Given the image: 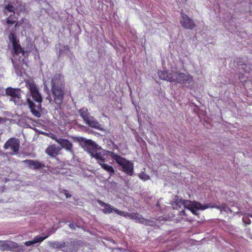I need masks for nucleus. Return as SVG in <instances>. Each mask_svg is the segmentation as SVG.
I'll list each match as a JSON object with an SVG mask.
<instances>
[{"label":"nucleus","instance_id":"f257e3e1","mask_svg":"<svg viewBox=\"0 0 252 252\" xmlns=\"http://www.w3.org/2000/svg\"><path fill=\"white\" fill-rule=\"evenodd\" d=\"M51 92L54 102L60 107L63 103L65 93L64 76L61 73H55L51 79Z\"/></svg>","mask_w":252,"mask_h":252},{"label":"nucleus","instance_id":"f03ea898","mask_svg":"<svg viewBox=\"0 0 252 252\" xmlns=\"http://www.w3.org/2000/svg\"><path fill=\"white\" fill-rule=\"evenodd\" d=\"M158 75L160 79L170 82L179 83L181 84H189L192 82V77L184 73H176L168 70H158Z\"/></svg>","mask_w":252,"mask_h":252},{"label":"nucleus","instance_id":"7ed1b4c3","mask_svg":"<svg viewBox=\"0 0 252 252\" xmlns=\"http://www.w3.org/2000/svg\"><path fill=\"white\" fill-rule=\"evenodd\" d=\"M108 155L121 166L124 172L127 175L133 176L134 165L131 161L111 151H108Z\"/></svg>","mask_w":252,"mask_h":252},{"label":"nucleus","instance_id":"20e7f679","mask_svg":"<svg viewBox=\"0 0 252 252\" xmlns=\"http://www.w3.org/2000/svg\"><path fill=\"white\" fill-rule=\"evenodd\" d=\"M78 113L81 118L83 119L84 122L88 126L98 129L99 128V124L96 120L94 119L93 116H92L86 107H83L81 108Z\"/></svg>","mask_w":252,"mask_h":252},{"label":"nucleus","instance_id":"39448f33","mask_svg":"<svg viewBox=\"0 0 252 252\" xmlns=\"http://www.w3.org/2000/svg\"><path fill=\"white\" fill-rule=\"evenodd\" d=\"M26 85L30 91L33 100L38 103H41L42 101V96L35 82L33 81L27 80L26 82Z\"/></svg>","mask_w":252,"mask_h":252},{"label":"nucleus","instance_id":"423d86ee","mask_svg":"<svg viewBox=\"0 0 252 252\" xmlns=\"http://www.w3.org/2000/svg\"><path fill=\"white\" fill-rule=\"evenodd\" d=\"M81 146L90 154H93L94 152L98 149L97 145L90 139H86L85 138L80 137L78 139Z\"/></svg>","mask_w":252,"mask_h":252},{"label":"nucleus","instance_id":"0eeeda50","mask_svg":"<svg viewBox=\"0 0 252 252\" xmlns=\"http://www.w3.org/2000/svg\"><path fill=\"white\" fill-rule=\"evenodd\" d=\"M3 12L7 16L6 23L8 26L16 23V16L13 6L10 4L5 5Z\"/></svg>","mask_w":252,"mask_h":252},{"label":"nucleus","instance_id":"6e6552de","mask_svg":"<svg viewBox=\"0 0 252 252\" xmlns=\"http://www.w3.org/2000/svg\"><path fill=\"white\" fill-rule=\"evenodd\" d=\"M186 207V206H184ZM210 206L212 208H217L220 210L222 212V209L225 211V209H227V206H187L186 210L188 211L191 212L193 214L197 215V211L198 210H204L208 208Z\"/></svg>","mask_w":252,"mask_h":252},{"label":"nucleus","instance_id":"1a4fd4ad","mask_svg":"<svg viewBox=\"0 0 252 252\" xmlns=\"http://www.w3.org/2000/svg\"><path fill=\"white\" fill-rule=\"evenodd\" d=\"M181 15L180 23L184 28L191 30L195 27V24L193 20L188 17L187 15L182 12Z\"/></svg>","mask_w":252,"mask_h":252},{"label":"nucleus","instance_id":"9d476101","mask_svg":"<svg viewBox=\"0 0 252 252\" xmlns=\"http://www.w3.org/2000/svg\"><path fill=\"white\" fill-rule=\"evenodd\" d=\"M28 102L32 115L35 117H40L41 113L39 110L41 108V103H38L37 105H35L30 99H28Z\"/></svg>","mask_w":252,"mask_h":252},{"label":"nucleus","instance_id":"9b49d317","mask_svg":"<svg viewBox=\"0 0 252 252\" xmlns=\"http://www.w3.org/2000/svg\"><path fill=\"white\" fill-rule=\"evenodd\" d=\"M115 211H116L119 215L124 217H128L131 219L135 220L136 222L139 223H141V218H143L141 215L137 213L128 214L126 212L118 211L117 209H116Z\"/></svg>","mask_w":252,"mask_h":252},{"label":"nucleus","instance_id":"f8f14e48","mask_svg":"<svg viewBox=\"0 0 252 252\" xmlns=\"http://www.w3.org/2000/svg\"><path fill=\"white\" fill-rule=\"evenodd\" d=\"M5 149H10L11 152L9 154L12 155L16 154V138H11L8 139L4 145Z\"/></svg>","mask_w":252,"mask_h":252},{"label":"nucleus","instance_id":"ddd939ff","mask_svg":"<svg viewBox=\"0 0 252 252\" xmlns=\"http://www.w3.org/2000/svg\"><path fill=\"white\" fill-rule=\"evenodd\" d=\"M60 149L53 144L49 145L45 150V153L50 157L55 158L59 154Z\"/></svg>","mask_w":252,"mask_h":252},{"label":"nucleus","instance_id":"4468645a","mask_svg":"<svg viewBox=\"0 0 252 252\" xmlns=\"http://www.w3.org/2000/svg\"><path fill=\"white\" fill-rule=\"evenodd\" d=\"M15 244L14 242L8 241H0V250L10 251L12 248H14Z\"/></svg>","mask_w":252,"mask_h":252},{"label":"nucleus","instance_id":"2eb2a0df","mask_svg":"<svg viewBox=\"0 0 252 252\" xmlns=\"http://www.w3.org/2000/svg\"><path fill=\"white\" fill-rule=\"evenodd\" d=\"M49 236V235L43 237L38 235L34 237L32 240L25 242L24 244L27 246H30L38 243H41L47 239Z\"/></svg>","mask_w":252,"mask_h":252},{"label":"nucleus","instance_id":"dca6fc26","mask_svg":"<svg viewBox=\"0 0 252 252\" xmlns=\"http://www.w3.org/2000/svg\"><path fill=\"white\" fill-rule=\"evenodd\" d=\"M57 142L63 148L69 151H72V144L68 140L60 138Z\"/></svg>","mask_w":252,"mask_h":252},{"label":"nucleus","instance_id":"f3484780","mask_svg":"<svg viewBox=\"0 0 252 252\" xmlns=\"http://www.w3.org/2000/svg\"><path fill=\"white\" fill-rule=\"evenodd\" d=\"M30 168L37 169L41 167V163L37 160H25L24 161Z\"/></svg>","mask_w":252,"mask_h":252},{"label":"nucleus","instance_id":"a211bd4d","mask_svg":"<svg viewBox=\"0 0 252 252\" xmlns=\"http://www.w3.org/2000/svg\"><path fill=\"white\" fill-rule=\"evenodd\" d=\"M98 163L104 170L106 171L110 174V175L111 176L114 174L115 170L112 166L104 163L103 162H98Z\"/></svg>","mask_w":252,"mask_h":252},{"label":"nucleus","instance_id":"6ab92c4d","mask_svg":"<svg viewBox=\"0 0 252 252\" xmlns=\"http://www.w3.org/2000/svg\"><path fill=\"white\" fill-rule=\"evenodd\" d=\"M190 201L188 200L183 199L182 198H180L179 196L178 195L174 196V198L172 199V203L175 205H179L180 203L181 205H186L187 203H190Z\"/></svg>","mask_w":252,"mask_h":252},{"label":"nucleus","instance_id":"aec40b11","mask_svg":"<svg viewBox=\"0 0 252 252\" xmlns=\"http://www.w3.org/2000/svg\"><path fill=\"white\" fill-rule=\"evenodd\" d=\"M9 38L12 44V53L14 56L16 54V35L13 32H10L9 35Z\"/></svg>","mask_w":252,"mask_h":252},{"label":"nucleus","instance_id":"412c9836","mask_svg":"<svg viewBox=\"0 0 252 252\" xmlns=\"http://www.w3.org/2000/svg\"><path fill=\"white\" fill-rule=\"evenodd\" d=\"M31 50H24L17 41V55L20 53H21L22 55L25 58L28 56Z\"/></svg>","mask_w":252,"mask_h":252},{"label":"nucleus","instance_id":"4be33fe9","mask_svg":"<svg viewBox=\"0 0 252 252\" xmlns=\"http://www.w3.org/2000/svg\"><path fill=\"white\" fill-rule=\"evenodd\" d=\"M91 156L95 158L97 160H100L99 162H102L104 161L105 158L101 155V153L100 152H97V151L94 152L93 154H91Z\"/></svg>","mask_w":252,"mask_h":252},{"label":"nucleus","instance_id":"5701e85b","mask_svg":"<svg viewBox=\"0 0 252 252\" xmlns=\"http://www.w3.org/2000/svg\"><path fill=\"white\" fill-rule=\"evenodd\" d=\"M27 12L25 3H20L17 5V13L18 15L21 14V13H27Z\"/></svg>","mask_w":252,"mask_h":252},{"label":"nucleus","instance_id":"b1692460","mask_svg":"<svg viewBox=\"0 0 252 252\" xmlns=\"http://www.w3.org/2000/svg\"><path fill=\"white\" fill-rule=\"evenodd\" d=\"M58 191L61 195H64L66 199L70 198L72 196V194L67 189L60 188L58 189Z\"/></svg>","mask_w":252,"mask_h":252},{"label":"nucleus","instance_id":"393cba45","mask_svg":"<svg viewBox=\"0 0 252 252\" xmlns=\"http://www.w3.org/2000/svg\"><path fill=\"white\" fill-rule=\"evenodd\" d=\"M141 223L146 225L153 226L156 224V222L154 220L145 219L144 218H141Z\"/></svg>","mask_w":252,"mask_h":252},{"label":"nucleus","instance_id":"a878e982","mask_svg":"<svg viewBox=\"0 0 252 252\" xmlns=\"http://www.w3.org/2000/svg\"><path fill=\"white\" fill-rule=\"evenodd\" d=\"M69 243V246H70V250L73 251L75 250H77L78 247L79 246L78 241L76 240H70Z\"/></svg>","mask_w":252,"mask_h":252},{"label":"nucleus","instance_id":"bb28decb","mask_svg":"<svg viewBox=\"0 0 252 252\" xmlns=\"http://www.w3.org/2000/svg\"><path fill=\"white\" fill-rule=\"evenodd\" d=\"M6 93L8 95L11 96L13 98L16 97V89L8 88L6 90Z\"/></svg>","mask_w":252,"mask_h":252},{"label":"nucleus","instance_id":"cd10ccee","mask_svg":"<svg viewBox=\"0 0 252 252\" xmlns=\"http://www.w3.org/2000/svg\"><path fill=\"white\" fill-rule=\"evenodd\" d=\"M60 242L58 241H49L48 245L53 249H60Z\"/></svg>","mask_w":252,"mask_h":252},{"label":"nucleus","instance_id":"c85d7f7f","mask_svg":"<svg viewBox=\"0 0 252 252\" xmlns=\"http://www.w3.org/2000/svg\"><path fill=\"white\" fill-rule=\"evenodd\" d=\"M138 176L140 179L143 181H147L150 179V177L144 172L140 173Z\"/></svg>","mask_w":252,"mask_h":252},{"label":"nucleus","instance_id":"c756f323","mask_svg":"<svg viewBox=\"0 0 252 252\" xmlns=\"http://www.w3.org/2000/svg\"><path fill=\"white\" fill-rule=\"evenodd\" d=\"M69 244L68 242H62L60 243V249H62L66 247H67Z\"/></svg>","mask_w":252,"mask_h":252},{"label":"nucleus","instance_id":"7c9ffc66","mask_svg":"<svg viewBox=\"0 0 252 252\" xmlns=\"http://www.w3.org/2000/svg\"><path fill=\"white\" fill-rule=\"evenodd\" d=\"M106 207L103 209V212L105 213H110L112 212V209L110 207V206H106Z\"/></svg>","mask_w":252,"mask_h":252},{"label":"nucleus","instance_id":"2f4dec72","mask_svg":"<svg viewBox=\"0 0 252 252\" xmlns=\"http://www.w3.org/2000/svg\"><path fill=\"white\" fill-rule=\"evenodd\" d=\"M69 227L72 229H75L76 225L72 223H71L69 224Z\"/></svg>","mask_w":252,"mask_h":252},{"label":"nucleus","instance_id":"473e14b6","mask_svg":"<svg viewBox=\"0 0 252 252\" xmlns=\"http://www.w3.org/2000/svg\"><path fill=\"white\" fill-rule=\"evenodd\" d=\"M5 122V120L2 118V117H0V124H2V123H3Z\"/></svg>","mask_w":252,"mask_h":252},{"label":"nucleus","instance_id":"72a5a7b5","mask_svg":"<svg viewBox=\"0 0 252 252\" xmlns=\"http://www.w3.org/2000/svg\"><path fill=\"white\" fill-rule=\"evenodd\" d=\"M19 145L18 143V139H17V150H16L17 153L18 152V150H19Z\"/></svg>","mask_w":252,"mask_h":252},{"label":"nucleus","instance_id":"f704fd0d","mask_svg":"<svg viewBox=\"0 0 252 252\" xmlns=\"http://www.w3.org/2000/svg\"><path fill=\"white\" fill-rule=\"evenodd\" d=\"M192 205H200L201 204L200 203H197V202H194V203L192 204Z\"/></svg>","mask_w":252,"mask_h":252},{"label":"nucleus","instance_id":"c9c22d12","mask_svg":"<svg viewBox=\"0 0 252 252\" xmlns=\"http://www.w3.org/2000/svg\"><path fill=\"white\" fill-rule=\"evenodd\" d=\"M16 25H17V27L20 26L21 25L20 22H19L17 21Z\"/></svg>","mask_w":252,"mask_h":252},{"label":"nucleus","instance_id":"e433bc0d","mask_svg":"<svg viewBox=\"0 0 252 252\" xmlns=\"http://www.w3.org/2000/svg\"><path fill=\"white\" fill-rule=\"evenodd\" d=\"M18 91H19V89H18L17 88V94H16V96H17V98H19V95H18Z\"/></svg>","mask_w":252,"mask_h":252},{"label":"nucleus","instance_id":"4c0bfd02","mask_svg":"<svg viewBox=\"0 0 252 252\" xmlns=\"http://www.w3.org/2000/svg\"><path fill=\"white\" fill-rule=\"evenodd\" d=\"M101 205H108V204L102 202H101Z\"/></svg>","mask_w":252,"mask_h":252},{"label":"nucleus","instance_id":"58836bf2","mask_svg":"<svg viewBox=\"0 0 252 252\" xmlns=\"http://www.w3.org/2000/svg\"><path fill=\"white\" fill-rule=\"evenodd\" d=\"M178 206H176L175 207H173L174 209H177L178 208ZM179 207H180V206H179Z\"/></svg>","mask_w":252,"mask_h":252},{"label":"nucleus","instance_id":"ea45409f","mask_svg":"<svg viewBox=\"0 0 252 252\" xmlns=\"http://www.w3.org/2000/svg\"><path fill=\"white\" fill-rule=\"evenodd\" d=\"M12 63H13V64H14V66H15L14 63V61L13 60H12Z\"/></svg>","mask_w":252,"mask_h":252}]
</instances>
